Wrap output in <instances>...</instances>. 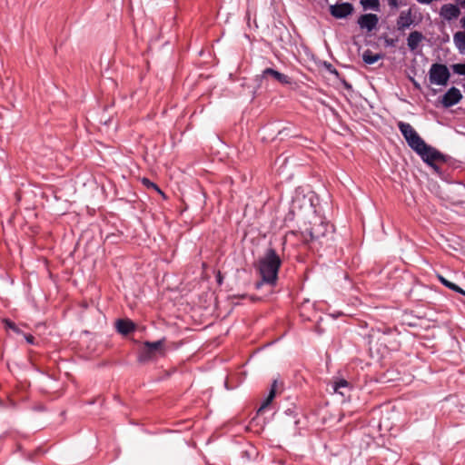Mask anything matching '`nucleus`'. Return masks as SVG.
I'll return each instance as SVG.
<instances>
[{"mask_svg": "<svg viewBox=\"0 0 465 465\" xmlns=\"http://www.w3.org/2000/svg\"><path fill=\"white\" fill-rule=\"evenodd\" d=\"M409 147H411L420 159L430 166L437 174L441 175L439 163H445L450 156L443 154L435 147L428 144L419 134L409 124Z\"/></svg>", "mask_w": 465, "mask_h": 465, "instance_id": "1", "label": "nucleus"}, {"mask_svg": "<svg viewBox=\"0 0 465 465\" xmlns=\"http://www.w3.org/2000/svg\"><path fill=\"white\" fill-rule=\"evenodd\" d=\"M407 28V12L402 11L397 20V26L384 35V47L390 48V58L396 64L405 61L406 49L404 43L405 29Z\"/></svg>", "mask_w": 465, "mask_h": 465, "instance_id": "2", "label": "nucleus"}, {"mask_svg": "<svg viewBox=\"0 0 465 465\" xmlns=\"http://www.w3.org/2000/svg\"><path fill=\"white\" fill-rule=\"evenodd\" d=\"M282 265V259L273 248L266 250L256 264L261 276V281L255 283V289L259 290L262 284L275 286L278 281V272Z\"/></svg>", "mask_w": 465, "mask_h": 465, "instance_id": "3", "label": "nucleus"}, {"mask_svg": "<svg viewBox=\"0 0 465 465\" xmlns=\"http://www.w3.org/2000/svg\"><path fill=\"white\" fill-rule=\"evenodd\" d=\"M450 73L447 65L443 64L435 63L432 64L429 70L430 82L436 85H447Z\"/></svg>", "mask_w": 465, "mask_h": 465, "instance_id": "4", "label": "nucleus"}, {"mask_svg": "<svg viewBox=\"0 0 465 465\" xmlns=\"http://www.w3.org/2000/svg\"><path fill=\"white\" fill-rule=\"evenodd\" d=\"M305 207H311V200L307 199L305 195L297 194L291 203L290 211L284 221H292L294 216L301 213Z\"/></svg>", "mask_w": 465, "mask_h": 465, "instance_id": "5", "label": "nucleus"}, {"mask_svg": "<svg viewBox=\"0 0 465 465\" xmlns=\"http://www.w3.org/2000/svg\"><path fill=\"white\" fill-rule=\"evenodd\" d=\"M330 14L336 19H345L354 12V6L349 2H337L329 7Z\"/></svg>", "mask_w": 465, "mask_h": 465, "instance_id": "6", "label": "nucleus"}, {"mask_svg": "<svg viewBox=\"0 0 465 465\" xmlns=\"http://www.w3.org/2000/svg\"><path fill=\"white\" fill-rule=\"evenodd\" d=\"M328 390L342 397H349L352 385L347 380L336 377L328 383Z\"/></svg>", "mask_w": 465, "mask_h": 465, "instance_id": "7", "label": "nucleus"}, {"mask_svg": "<svg viewBox=\"0 0 465 465\" xmlns=\"http://www.w3.org/2000/svg\"><path fill=\"white\" fill-rule=\"evenodd\" d=\"M379 23V17L375 14H363L358 17L357 24L361 29H366L368 32H371L376 28Z\"/></svg>", "mask_w": 465, "mask_h": 465, "instance_id": "8", "label": "nucleus"}, {"mask_svg": "<svg viewBox=\"0 0 465 465\" xmlns=\"http://www.w3.org/2000/svg\"><path fill=\"white\" fill-rule=\"evenodd\" d=\"M462 99L460 91L456 87H450L442 96L441 104L444 107L449 108L460 103Z\"/></svg>", "mask_w": 465, "mask_h": 465, "instance_id": "9", "label": "nucleus"}, {"mask_svg": "<svg viewBox=\"0 0 465 465\" xmlns=\"http://www.w3.org/2000/svg\"><path fill=\"white\" fill-rule=\"evenodd\" d=\"M460 15V8L453 4H445L440 7V15L447 21L457 19Z\"/></svg>", "mask_w": 465, "mask_h": 465, "instance_id": "10", "label": "nucleus"}, {"mask_svg": "<svg viewBox=\"0 0 465 465\" xmlns=\"http://www.w3.org/2000/svg\"><path fill=\"white\" fill-rule=\"evenodd\" d=\"M268 76H272V78H274L277 82H279L282 84H292V80L288 75H286L279 71H276L272 68H265L262 72V78H266Z\"/></svg>", "mask_w": 465, "mask_h": 465, "instance_id": "11", "label": "nucleus"}, {"mask_svg": "<svg viewBox=\"0 0 465 465\" xmlns=\"http://www.w3.org/2000/svg\"><path fill=\"white\" fill-rule=\"evenodd\" d=\"M115 328L119 333L127 335L134 331L135 324L129 319H119L115 322Z\"/></svg>", "mask_w": 465, "mask_h": 465, "instance_id": "12", "label": "nucleus"}, {"mask_svg": "<svg viewBox=\"0 0 465 465\" xmlns=\"http://www.w3.org/2000/svg\"><path fill=\"white\" fill-rule=\"evenodd\" d=\"M273 34L275 35L276 41L280 44L281 47H283V45L286 44L291 37L289 30L283 25L281 26H275Z\"/></svg>", "mask_w": 465, "mask_h": 465, "instance_id": "13", "label": "nucleus"}, {"mask_svg": "<svg viewBox=\"0 0 465 465\" xmlns=\"http://www.w3.org/2000/svg\"><path fill=\"white\" fill-rule=\"evenodd\" d=\"M276 387H277V380H274L272 383L269 394L266 397V399L262 401L260 408L258 409L257 414H260L261 412H262L264 411V409H266L271 404V402L272 401V400L274 399L275 394H276Z\"/></svg>", "mask_w": 465, "mask_h": 465, "instance_id": "14", "label": "nucleus"}, {"mask_svg": "<svg viewBox=\"0 0 465 465\" xmlns=\"http://www.w3.org/2000/svg\"><path fill=\"white\" fill-rule=\"evenodd\" d=\"M383 57L381 54H375L371 50L367 49L362 54V61L366 64H373Z\"/></svg>", "mask_w": 465, "mask_h": 465, "instance_id": "15", "label": "nucleus"}, {"mask_svg": "<svg viewBox=\"0 0 465 465\" xmlns=\"http://www.w3.org/2000/svg\"><path fill=\"white\" fill-rule=\"evenodd\" d=\"M308 232L312 241L320 240L321 237L325 235V228L323 224L314 225Z\"/></svg>", "mask_w": 465, "mask_h": 465, "instance_id": "16", "label": "nucleus"}, {"mask_svg": "<svg viewBox=\"0 0 465 465\" xmlns=\"http://www.w3.org/2000/svg\"><path fill=\"white\" fill-rule=\"evenodd\" d=\"M453 41L460 53H465V33L461 31L455 33Z\"/></svg>", "mask_w": 465, "mask_h": 465, "instance_id": "17", "label": "nucleus"}, {"mask_svg": "<svg viewBox=\"0 0 465 465\" xmlns=\"http://www.w3.org/2000/svg\"><path fill=\"white\" fill-rule=\"evenodd\" d=\"M363 10H372L379 12L381 9L380 0H360Z\"/></svg>", "mask_w": 465, "mask_h": 465, "instance_id": "18", "label": "nucleus"}, {"mask_svg": "<svg viewBox=\"0 0 465 465\" xmlns=\"http://www.w3.org/2000/svg\"><path fill=\"white\" fill-rule=\"evenodd\" d=\"M422 39V35L418 31L409 34V49L414 50Z\"/></svg>", "mask_w": 465, "mask_h": 465, "instance_id": "19", "label": "nucleus"}, {"mask_svg": "<svg viewBox=\"0 0 465 465\" xmlns=\"http://www.w3.org/2000/svg\"><path fill=\"white\" fill-rule=\"evenodd\" d=\"M439 279H440V282H441L444 286L448 287L450 290L454 291V292H458V293H460V294L465 295V291H464V290H462V289H461L460 286H458L457 284H455V283H453V282H451L448 281L447 279H445V278H444V277H442V276H439Z\"/></svg>", "mask_w": 465, "mask_h": 465, "instance_id": "20", "label": "nucleus"}, {"mask_svg": "<svg viewBox=\"0 0 465 465\" xmlns=\"http://www.w3.org/2000/svg\"><path fill=\"white\" fill-rule=\"evenodd\" d=\"M153 354V351H149V349L143 345V350L139 353L138 360L140 362L148 361Z\"/></svg>", "mask_w": 465, "mask_h": 465, "instance_id": "21", "label": "nucleus"}, {"mask_svg": "<svg viewBox=\"0 0 465 465\" xmlns=\"http://www.w3.org/2000/svg\"><path fill=\"white\" fill-rule=\"evenodd\" d=\"M163 341H145L144 346L149 349V351H153V353L163 347Z\"/></svg>", "mask_w": 465, "mask_h": 465, "instance_id": "22", "label": "nucleus"}, {"mask_svg": "<svg viewBox=\"0 0 465 465\" xmlns=\"http://www.w3.org/2000/svg\"><path fill=\"white\" fill-rule=\"evenodd\" d=\"M3 322L5 324V327L6 329H9V330H12L13 331L16 332V333H22L21 330L16 326V324L12 322L11 320L9 319H4L3 320Z\"/></svg>", "mask_w": 465, "mask_h": 465, "instance_id": "23", "label": "nucleus"}, {"mask_svg": "<svg viewBox=\"0 0 465 465\" xmlns=\"http://www.w3.org/2000/svg\"><path fill=\"white\" fill-rule=\"evenodd\" d=\"M451 69L457 74L465 75V64H454Z\"/></svg>", "mask_w": 465, "mask_h": 465, "instance_id": "24", "label": "nucleus"}, {"mask_svg": "<svg viewBox=\"0 0 465 465\" xmlns=\"http://www.w3.org/2000/svg\"><path fill=\"white\" fill-rule=\"evenodd\" d=\"M142 182L147 188H153L158 192H161L157 184L151 182L148 178H143Z\"/></svg>", "mask_w": 465, "mask_h": 465, "instance_id": "25", "label": "nucleus"}, {"mask_svg": "<svg viewBox=\"0 0 465 465\" xmlns=\"http://www.w3.org/2000/svg\"><path fill=\"white\" fill-rule=\"evenodd\" d=\"M398 125H399V128H400V131H401V134L403 135V137L407 141V134H408V132H407V123L399 122Z\"/></svg>", "mask_w": 465, "mask_h": 465, "instance_id": "26", "label": "nucleus"}, {"mask_svg": "<svg viewBox=\"0 0 465 465\" xmlns=\"http://www.w3.org/2000/svg\"><path fill=\"white\" fill-rule=\"evenodd\" d=\"M24 337H25V339L27 343L35 344V338L32 334L24 333Z\"/></svg>", "mask_w": 465, "mask_h": 465, "instance_id": "27", "label": "nucleus"}, {"mask_svg": "<svg viewBox=\"0 0 465 465\" xmlns=\"http://www.w3.org/2000/svg\"><path fill=\"white\" fill-rule=\"evenodd\" d=\"M388 4L391 8H398L401 5L398 0H388Z\"/></svg>", "mask_w": 465, "mask_h": 465, "instance_id": "28", "label": "nucleus"}, {"mask_svg": "<svg viewBox=\"0 0 465 465\" xmlns=\"http://www.w3.org/2000/svg\"><path fill=\"white\" fill-rule=\"evenodd\" d=\"M461 6L465 9V0H458Z\"/></svg>", "mask_w": 465, "mask_h": 465, "instance_id": "29", "label": "nucleus"}, {"mask_svg": "<svg viewBox=\"0 0 465 465\" xmlns=\"http://www.w3.org/2000/svg\"><path fill=\"white\" fill-rule=\"evenodd\" d=\"M462 26L465 28V16L461 19Z\"/></svg>", "mask_w": 465, "mask_h": 465, "instance_id": "30", "label": "nucleus"}, {"mask_svg": "<svg viewBox=\"0 0 465 465\" xmlns=\"http://www.w3.org/2000/svg\"><path fill=\"white\" fill-rule=\"evenodd\" d=\"M218 282H219V283H222V278H220V277H219V279H218Z\"/></svg>", "mask_w": 465, "mask_h": 465, "instance_id": "31", "label": "nucleus"}, {"mask_svg": "<svg viewBox=\"0 0 465 465\" xmlns=\"http://www.w3.org/2000/svg\"><path fill=\"white\" fill-rule=\"evenodd\" d=\"M408 79L411 80V81H414L413 78H411V76H408Z\"/></svg>", "mask_w": 465, "mask_h": 465, "instance_id": "32", "label": "nucleus"}]
</instances>
